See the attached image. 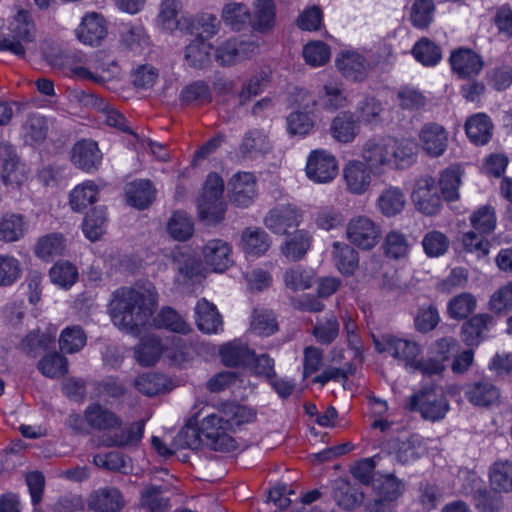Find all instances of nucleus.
I'll list each match as a JSON object with an SVG mask.
<instances>
[{"label":"nucleus","instance_id":"nucleus-1","mask_svg":"<svg viewBox=\"0 0 512 512\" xmlns=\"http://www.w3.org/2000/svg\"><path fill=\"white\" fill-rule=\"evenodd\" d=\"M157 296L153 288L122 287L113 293L110 315L113 323L131 334H138L153 315Z\"/></svg>","mask_w":512,"mask_h":512},{"label":"nucleus","instance_id":"nucleus-2","mask_svg":"<svg viewBox=\"0 0 512 512\" xmlns=\"http://www.w3.org/2000/svg\"><path fill=\"white\" fill-rule=\"evenodd\" d=\"M379 352H387L393 358L404 361L412 372L420 371L425 376L440 375L445 371L448 359V340L440 338L430 348V356L426 360H417L421 353L420 346L411 340L386 334L375 342Z\"/></svg>","mask_w":512,"mask_h":512},{"label":"nucleus","instance_id":"nucleus-3","mask_svg":"<svg viewBox=\"0 0 512 512\" xmlns=\"http://www.w3.org/2000/svg\"><path fill=\"white\" fill-rule=\"evenodd\" d=\"M199 412L193 414L187 427L182 431L189 448L197 449L204 443L210 449L218 452H230L236 448V441L228 434L231 429V419L225 418L221 411L207 414L201 421L199 429L194 426L198 424Z\"/></svg>","mask_w":512,"mask_h":512},{"label":"nucleus","instance_id":"nucleus-4","mask_svg":"<svg viewBox=\"0 0 512 512\" xmlns=\"http://www.w3.org/2000/svg\"><path fill=\"white\" fill-rule=\"evenodd\" d=\"M417 149V144L410 140L375 136L364 143L362 157L363 160H405L411 158Z\"/></svg>","mask_w":512,"mask_h":512},{"label":"nucleus","instance_id":"nucleus-5","mask_svg":"<svg viewBox=\"0 0 512 512\" xmlns=\"http://www.w3.org/2000/svg\"><path fill=\"white\" fill-rule=\"evenodd\" d=\"M392 164L395 162H348L343 169L347 190L355 195L364 194L373 177L383 176L387 168L400 169Z\"/></svg>","mask_w":512,"mask_h":512},{"label":"nucleus","instance_id":"nucleus-6","mask_svg":"<svg viewBox=\"0 0 512 512\" xmlns=\"http://www.w3.org/2000/svg\"><path fill=\"white\" fill-rule=\"evenodd\" d=\"M445 191L446 184L442 180L437 182L431 176H423L416 181L411 198L418 211L431 216L442 208L440 194Z\"/></svg>","mask_w":512,"mask_h":512},{"label":"nucleus","instance_id":"nucleus-7","mask_svg":"<svg viewBox=\"0 0 512 512\" xmlns=\"http://www.w3.org/2000/svg\"><path fill=\"white\" fill-rule=\"evenodd\" d=\"M345 233L347 240L361 250L373 249L380 242L382 236L381 226L363 215L351 218L347 223Z\"/></svg>","mask_w":512,"mask_h":512},{"label":"nucleus","instance_id":"nucleus-8","mask_svg":"<svg viewBox=\"0 0 512 512\" xmlns=\"http://www.w3.org/2000/svg\"><path fill=\"white\" fill-rule=\"evenodd\" d=\"M406 407L410 411L419 410L425 419L436 421L445 417L448 404L443 397L438 399L436 390L431 389L410 396Z\"/></svg>","mask_w":512,"mask_h":512},{"label":"nucleus","instance_id":"nucleus-9","mask_svg":"<svg viewBox=\"0 0 512 512\" xmlns=\"http://www.w3.org/2000/svg\"><path fill=\"white\" fill-rule=\"evenodd\" d=\"M12 38H3L1 49L8 50L17 56L25 55V44L33 42L35 38V25L28 20V13L20 11L12 28Z\"/></svg>","mask_w":512,"mask_h":512},{"label":"nucleus","instance_id":"nucleus-10","mask_svg":"<svg viewBox=\"0 0 512 512\" xmlns=\"http://www.w3.org/2000/svg\"><path fill=\"white\" fill-rule=\"evenodd\" d=\"M494 323V317L487 313L472 316L461 326V341L468 347H477L486 338L488 329Z\"/></svg>","mask_w":512,"mask_h":512},{"label":"nucleus","instance_id":"nucleus-11","mask_svg":"<svg viewBox=\"0 0 512 512\" xmlns=\"http://www.w3.org/2000/svg\"><path fill=\"white\" fill-rule=\"evenodd\" d=\"M87 506L89 510L96 512H119L124 508L125 500L118 488L104 487L89 495Z\"/></svg>","mask_w":512,"mask_h":512},{"label":"nucleus","instance_id":"nucleus-12","mask_svg":"<svg viewBox=\"0 0 512 512\" xmlns=\"http://www.w3.org/2000/svg\"><path fill=\"white\" fill-rule=\"evenodd\" d=\"M301 221V211L291 205L271 210L264 219L266 227L279 235L286 234L289 228L297 227Z\"/></svg>","mask_w":512,"mask_h":512},{"label":"nucleus","instance_id":"nucleus-13","mask_svg":"<svg viewBox=\"0 0 512 512\" xmlns=\"http://www.w3.org/2000/svg\"><path fill=\"white\" fill-rule=\"evenodd\" d=\"M465 396L472 405L481 408H491L501 404L499 388L486 380L467 385Z\"/></svg>","mask_w":512,"mask_h":512},{"label":"nucleus","instance_id":"nucleus-14","mask_svg":"<svg viewBox=\"0 0 512 512\" xmlns=\"http://www.w3.org/2000/svg\"><path fill=\"white\" fill-rule=\"evenodd\" d=\"M86 419L91 429L109 434L122 425V418L119 415L99 403H92L86 407Z\"/></svg>","mask_w":512,"mask_h":512},{"label":"nucleus","instance_id":"nucleus-15","mask_svg":"<svg viewBox=\"0 0 512 512\" xmlns=\"http://www.w3.org/2000/svg\"><path fill=\"white\" fill-rule=\"evenodd\" d=\"M205 263L215 272H223L231 266L232 248L222 239L209 240L202 250Z\"/></svg>","mask_w":512,"mask_h":512},{"label":"nucleus","instance_id":"nucleus-16","mask_svg":"<svg viewBox=\"0 0 512 512\" xmlns=\"http://www.w3.org/2000/svg\"><path fill=\"white\" fill-rule=\"evenodd\" d=\"M107 35V27L104 18L92 12L83 17L76 29V36L80 42L90 46H97Z\"/></svg>","mask_w":512,"mask_h":512},{"label":"nucleus","instance_id":"nucleus-17","mask_svg":"<svg viewBox=\"0 0 512 512\" xmlns=\"http://www.w3.org/2000/svg\"><path fill=\"white\" fill-rule=\"evenodd\" d=\"M450 65L454 73L461 78L477 76L482 68L481 57L469 48H459L450 54Z\"/></svg>","mask_w":512,"mask_h":512},{"label":"nucleus","instance_id":"nucleus-18","mask_svg":"<svg viewBox=\"0 0 512 512\" xmlns=\"http://www.w3.org/2000/svg\"><path fill=\"white\" fill-rule=\"evenodd\" d=\"M144 427L145 422L143 420L125 426L122 424L121 428L113 430L105 437L104 445L118 448L137 446L143 437Z\"/></svg>","mask_w":512,"mask_h":512},{"label":"nucleus","instance_id":"nucleus-19","mask_svg":"<svg viewBox=\"0 0 512 512\" xmlns=\"http://www.w3.org/2000/svg\"><path fill=\"white\" fill-rule=\"evenodd\" d=\"M230 199L239 207H248L256 194L255 179L253 174L238 173L230 180Z\"/></svg>","mask_w":512,"mask_h":512},{"label":"nucleus","instance_id":"nucleus-20","mask_svg":"<svg viewBox=\"0 0 512 512\" xmlns=\"http://www.w3.org/2000/svg\"><path fill=\"white\" fill-rule=\"evenodd\" d=\"M155 194L156 190L149 180H137L125 186L127 204L138 210L147 209L154 202Z\"/></svg>","mask_w":512,"mask_h":512},{"label":"nucleus","instance_id":"nucleus-21","mask_svg":"<svg viewBox=\"0 0 512 512\" xmlns=\"http://www.w3.org/2000/svg\"><path fill=\"white\" fill-rule=\"evenodd\" d=\"M360 131L359 120L350 111L339 113L330 126L332 137L340 143H350Z\"/></svg>","mask_w":512,"mask_h":512},{"label":"nucleus","instance_id":"nucleus-22","mask_svg":"<svg viewBox=\"0 0 512 512\" xmlns=\"http://www.w3.org/2000/svg\"><path fill=\"white\" fill-rule=\"evenodd\" d=\"M494 125L485 113L470 116L465 122V131L469 140L475 145H485L493 135Z\"/></svg>","mask_w":512,"mask_h":512},{"label":"nucleus","instance_id":"nucleus-23","mask_svg":"<svg viewBox=\"0 0 512 512\" xmlns=\"http://www.w3.org/2000/svg\"><path fill=\"white\" fill-rule=\"evenodd\" d=\"M220 356L223 364L229 367H247L255 360L254 351L241 341H232L223 345Z\"/></svg>","mask_w":512,"mask_h":512},{"label":"nucleus","instance_id":"nucleus-24","mask_svg":"<svg viewBox=\"0 0 512 512\" xmlns=\"http://www.w3.org/2000/svg\"><path fill=\"white\" fill-rule=\"evenodd\" d=\"M333 498L342 509L354 510L361 505L364 494L350 481L338 479L333 486Z\"/></svg>","mask_w":512,"mask_h":512},{"label":"nucleus","instance_id":"nucleus-25","mask_svg":"<svg viewBox=\"0 0 512 512\" xmlns=\"http://www.w3.org/2000/svg\"><path fill=\"white\" fill-rule=\"evenodd\" d=\"M195 314L196 324L202 332L211 334L222 330L223 322L221 315L217 311L216 306L206 299L203 298L197 302Z\"/></svg>","mask_w":512,"mask_h":512},{"label":"nucleus","instance_id":"nucleus-26","mask_svg":"<svg viewBox=\"0 0 512 512\" xmlns=\"http://www.w3.org/2000/svg\"><path fill=\"white\" fill-rule=\"evenodd\" d=\"M336 65L341 73L348 79L360 81L366 77L368 63L357 52H342L336 59Z\"/></svg>","mask_w":512,"mask_h":512},{"label":"nucleus","instance_id":"nucleus-27","mask_svg":"<svg viewBox=\"0 0 512 512\" xmlns=\"http://www.w3.org/2000/svg\"><path fill=\"white\" fill-rule=\"evenodd\" d=\"M271 149L267 136L258 129L249 130L243 136L239 152L243 158L264 157Z\"/></svg>","mask_w":512,"mask_h":512},{"label":"nucleus","instance_id":"nucleus-28","mask_svg":"<svg viewBox=\"0 0 512 512\" xmlns=\"http://www.w3.org/2000/svg\"><path fill=\"white\" fill-rule=\"evenodd\" d=\"M333 259L339 272L344 276H351L359 266V254L349 244L334 242Z\"/></svg>","mask_w":512,"mask_h":512},{"label":"nucleus","instance_id":"nucleus-29","mask_svg":"<svg viewBox=\"0 0 512 512\" xmlns=\"http://www.w3.org/2000/svg\"><path fill=\"white\" fill-rule=\"evenodd\" d=\"M221 18L232 30L241 31L251 23V12L244 3L233 1L223 6Z\"/></svg>","mask_w":512,"mask_h":512},{"label":"nucleus","instance_id":"nucleus-30","mask_svg":"<svg viewBox=\"0 0 512 512\" xmlns=\"http://www.w3.org/2000/svg\"><path fill=\"white\" fill-rule=\"evenodd\" d=\"M446 139L445 129L437 124L426 125L421 131L423 149L430 157H438L444 152Z\"/></svg>","mask_w":512,"mask_h":512},{"label":"nucleus","instance_id":"nucleus-31","mask_svg":"<svg viewBox=\"0 0 512 512\" xmlns=\"http://www.w3.org/2000/svg\"><path fill=\"white\" fill-rule=\"evenodd\" d=\"M271 242L268 234L262 229H245L241 237V246L250 256H261L270 248Z\"/></svg>","mask_w":512,"mask_h":512},{"label":"nucleus","instance_id":"nucleus-32","mask_svg":"<svg viewBox=\"0 0 512 512\" xmlns=\"http://www.w3.org/2000/svg\"><path fill=\"white\" fill-rule=\"evenodd\" d=\"M165 492L164 486L145 484L140 493L141 505L150 512H167L170 504Z\"/></svg>","mask_w":512,"mask_h":512},{"label":"nucleus","instance_id":"nucleus-33","mask_svg":"<svg viewBox=\"0 0 512 512\" xmlns=\"http://www.w3.org/2000/svg\"><path fill=\"white\" fill-rule=\"evenodd\" d=\"M312 335L321 345L333 343L340 333V323L333 314L317 319L312 328Z\"/></svg>","mask_w":512,"mask_h":512},{"label":"nucleus","instance_id":"nucleus-34","mask_svg":"<svg viewBox=\"0 0 512 512\" xmlns=\"http://www.w3.org/2000/svg\"><path fill=\"white\" fill-rule=\"evenodd\" d=\"M382 248L386 257L399 260L408 256L410 244L406 235L397 230H392L386 234Z\"/></svg>","mask_w":512,"mask_h":512},{"label":"nucleus","instance_id":"nucleus-35","mask_svg":"<svg viewBox=\"0 0 512 512\" xmlns=\"http://www.w3.org/2000/svg\"><path fill=\"white\" fill-rule=\"evenodd\" d=\"M180 101L185 105H204L212 101V93L205 81H194L180 93Z\"/></svg>","mask_w":512,"mask_h":512},{"label":"nucleus","instance_id":"nucleus-36","mask_svg":"<svg viewBox=\"0 0 512 512\" xmlns=\"http://www.w3.org/2000/svg\"><path fill=\"white\" fill-rule=\"evenodd\" d=\"M168 234L177 241H186L194 232V224L184 211H175L167 223Z\"/></svg>","mask_w":512,"mask_h":512},{"label":"nucleus","instance_id":"nucleus-37","mask_svg":"<svg viewBox=\"0 0 512 512\" xmlns=\"http://www.w3.org/2000/svg\"><path fill=\"white\" fill-rule=\"evenodd\" d=\"M311 245V235L305 230H298L289 237L282 246V253L286 258L297 261L304 257Z\"/></svg>","mask_w":512,"mask_h":512},{"label":"nucleus","instance_id":"nucleus-38","mask_svg":"<svg viewBox=\"0 0 512 512\" xmlns=\"http://www.w3.org/2000/svg\"><path fill=\"white\" fill-rule=\"evenodd\" d=\"M163 352V346L158 337L149 335L144 337L138 347L135 355L137 361L143 366H151L159 359Z\"/></svg>","mask_w":512,"mask_h":512},{"label":"nucleus","instance_id":"nucleus-39","mask_svg":"<svg viewBox=\"0 0 512 512\" xmlns=\"http://www.w3.org/2000/svg\"><path fill=\"white\" fill-rule=\"evenodd\" d=\"M373 488L381 501H394L404 491V484L394 474H386L373 481Z\"/></svg>","mask_w":512,"mask_h":512},{"label":"nucleus","instance_id":"nucleus-40","mask_svg":"<svg viewBox=\"0 0 512 512\" xmlns=\"http://www.w3.org/2000/svg\"><path fill=\"white\" fill-rule=\"evenodd\" d=\"M56 331L42 333L30 332L18 345V349L28 356L35 357L42 350H45L55 341Z\"/></svg>","mask_w":512,"mask_h":512},{"label":"nucleus","instance_id":"nucleus-41","mask_svg":"<svg viewBox=\"0 0 512 512\" xmlns=\"http://www.w3.org/2000/svg\"><path fill=\"white\" fill-rule=\"evenodd\" d=\"M275 24V4L273 0H257L253 27L259 32L270 31Z\"/></svg>","mask_w":512,"mask_h":512},{"label":"nucleus","instance_id":"nucleus-42","mask_svg":"<svg viewBox=\"0 0 512 512\" xmlns=\"http://www.w3.org/2000/svg\"><path fill=\"white\" fill-rule=\"evenodd\" d=\"M210 49V44L202 38H195L185 49V60L190 67L201 69L210 60Z\"/></svg>","mask_w":512,"mask_h":512},{"label":"nucleus","instance_id":"nucleus-43","mask_svg":"<svg viewBox=\"0 0 512 512\" xmlns=\"http://www.w3.org/2000/svg\"><path fill=\"white\" fill-rule=\"evenodd\" d=\"M377 204L383 215L392 217L403 210L405 196L400 189L391 187L379 196Z\"/></svg>","mask_w":512,"mask_h":512},{"label":"nucleus","instance_id":"nucleus-44","mask_svg":"<svg viewBox=\"0 0 512 512\" xmlns=\"http://www.w3.org/2000/svg\"><path fill=\"white\" fill-rule=\"evenodd\" d=\"M155 325L172 332L188 334L190 325L172 308L164 307L154 318Z\"/></svg>","mask_w":512,"mask_h":512},{"label":"nucleus","instance_id":"nucleus-45","mask_svg":"<svg viewBox=\"0 0 512 512\" xmlns=\"http://www.w3.org/2000/svg\"><path fill=\"white\" fill-rule=\"evenodd\" d=\"M37 368L45 377L60 378L68 372V360L57 352L50 353L38 362Z\"/></svg>","mask_w":512,"mask_h":512},{"label":"nucleus","instance_id":"nucleus-46","mask_svg":"<svg viewBox=\"0 0 512 512\" xmlns=\"http://www.w3.org/2000/svg\"><path fill=\"white\" fill-rule=\"evenodd\" d=\"M65 249V240L61 234L50 233L39 238L35 253L38 257L48 260L52 257L59 256Z\"/></svg>","mask_w":512,"mask_h":512},{"label":"nucleus","instance_id":"nucleus-47","mask_svg":"<svg viewBox=\"0 0 512 512\" xmlns=\"http://www.w3.org/2000/svg\"><path fill=\"white\" fill-rule=\"evenodd\" d=\"M490 483L498 492L512 491V463L509 461L495 462L490 471Z\"/></svg>","mask_w":512,"mask_h":512},{"label":"nucleus","instance_id":"nucleus-48","mask_svg":"<svg viewBox=\"0 0 512 512\" xmlns=\"http://www.w3.org/2000/svg\"><path fill=\"white\" fill-rule=\"evenodd\" d=\"M197 208L200 220L207 225H216L225 217L226 205L223 200H198Z\"/></svg>","mask_w":512,"mask_h":512},{"label":"nucleus","instance_id":"nucleus-49","mask_svg":"<svg viewBox=\"0 0 512 512\" xmlns=\"http://www.w3.org/2000/svg\"><path fill=\"white\" fill-rule=\"evenodd\" d=\"M251 328L259 335L269 336L278 330V323L273 311L255 308L251 320Z\"/></svg>","mask_w":512,"mask_h":512},{"label":"nucleus","instance_id":"nucleus-50","mask_svg":"<svg viewBox=\"0 0 512 512\" xmlns=\"http://www.w3.org/2000/svg\"><path fill=\"white\" fill-rule=\"evenodd\" d=\"M337 162H306L307 177L315 183H328L338 174Z\"/></svg>","mask_w":512,"mask_h":512},{"label":"nucleus","instance_id":"nucleus-51","mask_svg":"<svg viewBox=\"0 0 512 512\" xmlns=\"http://www.w3.org/2000/svg\"><path fill=\"white\" fill-rule=\"evenodd\" d=\"M106 214L102 209H93L84 219L82 229L84 235L91 241H97L106 229Z\"/></svg>","mask_w":512,"mask_h":512},{"label":"nucleus","instance_id":"nucleus-52","mask_svg":"<svg viewBox=\"0 0 512 512\" xmlns=\"http://www.w3.org/2000/svg\"><path fill=\"white\" fill-rule=\"evenodd\" d=\"M412 54L425 66L436 65L442 58L440 48L427 38H421L416 42Z\"/></svg>","mask_w":512,"mask_h":512},{"label":"nucleus","instance_id":"nucleus-53","mask_svg":"<svg viewBox=\"0 0 512 512\" xmlns=\"http://www.w3.org/2000/svg\"><path fill=\"white\" fill-rule=\"evenodd\" d=\"M219 27L220 21L214 14L202 13L193 20L191 33L206 41L217 34Z\"/></svg>","mask_w":512,"mask_h":512},{"label":"nucleus","instance_id":"nucleus-54","mask_svg":"<svg viewBox=\"0 0 512 512\" xmlns=\"http://www.w3.org/2000/svg\"><path fill=\"white\" fill-rule=\"evenodd\" d=\"M86 344V335L80 326L65 328L60 336V349L68 354L81 350Z\"/></svg>","mask_w":512,"mask_h":512},{"label":"nucleus","instance_id":"nucleus-55","mask_svg":"<svg viewBox=\"0 0 512 512\" xmlns=\"http://www.w3.org/2000/svg\"><path fill=\"white\" fill-rule=\"evenodd\" d=\"M50 279L62 288H70L78 279L76 267L67 261L57 262L49 271Z\"/></svg>","mask_w":512,"mask_h":512},{"label":"nucleus","instance_id":"nucleus-56","mask_svg":"<svg viewBox=\"0 0 512 512\" xmlns=\"http://www.w3.org/2000/svg\"><path fill=\"white\" fill-rule=\"evenodd\" d=\"M312 279V272L299 265L286 270L283 275L285 286L292 291L309 289Z\"/></svg>","mask_w":512,"mask_h":512},{"label":"nucleus","instance_id":"nucleus-57","mask_svg":"<svg viewBox=\"0 0 512 512\" xmlns=\"http://www.w3.org/2000/svg\"><path fill=\"white\" fill-rule=\"evenodd\" d=\"M474 502L479 512H499L503 508V498L497 490L478 489Z\"/></svg>","mask_w":512,"mask_h":512},{"label":"nucleus","instance_id":"nucleus-58","mask_svg":"<svg viewBox=\"0 0 512 512\" xmlns=\"http://www.w3.org/2000/svg\"><path fill=\"white\" fill-rule=\"evenodd\" d=\"M434 10L432 0H415L410 13L413 26L419 29L427 28L432 22Z\"/></svg>","mask_w":512,"mask_h":512},{"label":"nucleus","instance_id":"nucleus-59","mask_svg":"<svg viewBox=\"0 0 512 512\" xmlns=\"http://www.w3.org/2000/svg\"><path fill=\"white\" fill-rule=\"evenodd\" d=\"M180 0H163L160 5L158 20L165 30L173 31L179 25Z\"/></svg>","mask_w":512,"mask_h":512},{"label":"nucleus","instance_id":"nucleus-60","mask_svg":"<svg viewBox=\"0 0 512 512\" xmlns=\"http://www.w3.org/2000/svg\"><path fill=\"white\" fill-rule=\"evenodd\" d=\"M136 389L144 395L154 396L166 388V378L157 373H146L135 380Z\"/></svg>","mask_w":512,"mask_h":512},{"label":"nucleus","instance_id":"nucleus-61","mask_svg":"<svg viewBox=\"0 0 512 512\" xmlns=\"http://www.w3.org/2000/svg\"><path fill=\"white\" fill-rule=\"evenodd\" d=\"M476 298L469 292H463L450 299V317L467 318L476 308Z\"/></svg>","mask_w":512,"mask_h":512},{"label":"nucleus","instance_id":"nucleus-62","mask_svg":"<svg viewBox=\"0 0 512 512\" xmlns=\"http://www.w3.org/2000/svg\"><path fill=\"white\" fill-rule=\"evenodd\" d=\"M24 233V222L20 215H6L0 221V240L13 242Z\"/></svg>","mask_w":512,"mask_h":512},{"label":"nucleus","instance_id":"nucleus-63","mask_svg":"<svg viewBox=\"0 0 512 512\" xmlns=\"http://www.w3.org/2000/svg\"><path fill=\"white\" fill-rule=\"evenodd\" d=\"M399 106L405 110H418L426 105L425 95L418 89L405 85L397 91Z\"/></svg>","mask_w":512,"mask_h":512},{"label":"nucleus","instance_id":"nucleus-64","mask_svg":"<svg viewBox=\"0 0 512 512\" xmlns=\"http://www.w3.org/2000/svg\"><path fill=\"white\" fill-rule=\"evenodd\" d=\"M489 310L502 314L512 310V281L496 290L490 297Z\"/></svg>","mask_w":512,"mask_h":512}]
</instances>
